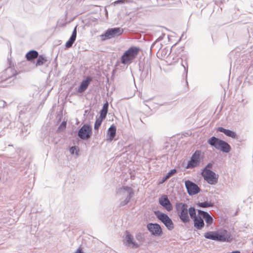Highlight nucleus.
Segmentation results:
<instances>
[{"instance_id": "f257e3e1", "label": "nucleus", "mask_w": 253, "mask_h": 253, "mask_svg": "<svg viewBox=\"0 0 253 253\" xmlns=\"http://www.w3.org/2000/svg\"><path fill=\"white\" fill-rule=\"evenodd\" d=\"M207 142L210 145L223 153H228L231 150V147L226 141L214 136L211 137Z\"/></svg>"}, {"instance_id": "f03ea898", "label": "nucleus", "mask_w": 253, "mask_h": 253, "mask_svg": "<svg viewBox=\"0 0 253 253\" xmlns=\"http://www.w3.org/2000/svg\"><path fill=\"white\" fill-rule=\"evenodd\" d=\"M140 48L139 47L131 46L126 50L121 57L122 64L128 65L131 63L139 53Z\"/></svg>"}, {"instance_id": "7ed1b4c3", "label": "nucleus", "mask_w": 253, "mask_h": 253, "mask_svg": "<svg viewBox=\"0 0 253 253\" xmlns=\"http://www.w3.org/2000/svg\"><path fill=\"white\" fill-rule=\"evenodd\" d=\"M205 158L204 154L200 150H196L190 157L188 161L185 168L192 169L200 166L201 163L203 162Z\"/></svg>"}, {"instance_id": "20e7f679", "label": "nucleus", "mask_w": 253, "mask_h": 253, "mask_svg": "<svg viewBox=\"0 0 253 253\" xmlns=\"http://www.w3.org/2000/svg\"><path fill=\"white\" fill-rule=\"evenodd\" d=\"M19 119L21 121L30 119L36 113L37 108L32 103H28L23 106H19Z\"/></svg>"}, {"instance_id": "39448f33", "label": "nucleus", "mask_w": 253, "mask_h": 253, "mask_svg": "<svg viewBox=\"0 0 253 253\" xmlns=\"http://www.w3.org/2000/svg\"><path fill=\"white\" fill-rule=\"evenodd\" d=\"M175 210L179 218L183 223H188L190 218L188 214V205L185 203L177 202L175 205Z\"/></svg>"}, {"instance_id": "423d86ee", "label": "nucleus", "mask_w": 253, "mask_h": 253, "mask_svg": "<svg viewBox=\"0 0 253 253\" xmlns=\"http://www.w3.org/2000/svg\"><path fill=\"white\" fill-rule=\"evenodd\" d=\"M124 33L121 27L110 28L105 30L100 36L101 41H105L120 36Z\"/></svg>"}, {"instance_id": "0eeeda50", "label": "nucleus", "mask_w": 253, "mask_h": 253, "mask_svg": "<svg viewBox=\"0 0 253 253\" xmlns=\"http://www.w3.org/2000/svg\"><path fill=\"white\" fill-rule=\"evenodd\" d=\"M154 214L157 218L165 225L168 230L171 231L173 229L174 223L167 214L160 211H155Z\"/></svg>"}, {"instance_id": "6e6552de", "label": "nucleus", "mask_w": 253, "mask_h": 253, "mask_svg": "<svg viewBox=\"0 0 253 253\" xmlns=\"http://www.w3.org/2000/svg\"><path fill=\"white\" fill-rule=\"evenodd\" d=\"M126 192L127 193V196L124 200L120 202L119 204L120 207H124L127 205L134 194L133 189L128 186H123L119 188L117 191L118 193L122 195L125 194Z\"/></svg>"}, {"instance_id": "1a4fd4ad", "label": "nucleus", "mask_w": 253, "mask_h": 253, "mask_svg": "<svg viewBox=\"0 0 253 253\" xmlns=\"http://www.w3.org/2000/svg\"><path fill=\"white\" fill-rule=\"evenodd\" d=\"M92 134V126L89 124H84L78 130V136L81 139L86 140L90 138Z\"/></svg>"}, {"instance_id": "9d476101", "label": "nucleus", "mask_w": 253, "mask_h": 253, "mask_svg": "<svg viewBox=\"0 0 253 253\" xmlns=\"http://www.w3.org/2000/svg\"><path fill=\"white\" fill-rule=\"evenodd\" d=\"M139 71L141 72L140 79L144 81L149 76L151 77V62L149 59L144 61L143 63H139Z\"/></svg>"}, {"instance_id": "9b49d317", "label": "nucleus", "mask_w": 253, "mask_h": 253, "mask_svg": "<svg viewBox=\"0 0 253 253\" xmlns=\"http://www.w3.org/2000/svg\"><path fill=\"white\" fill-rule=\"evenodd\" d=\"M147 230L154 237H161L163 230L161 226L157 223H148L146 225Z\"/></svg>"}, {"instance_id": "f8f14e48", "label": "nucleus", "mask_w": 253, "mask_h": 253, "mask_svg": "<svg viewBox=\"0 0 253 253\" xmlns=\"http://www.w3.org/2000/svg\"><path fill=\"white\" fill-rule=\"evenodd\" d=\"M233 237L231 233L224 229L218 230V242L230 243Z\"/></svg>"}, {"instance_id": "ddd939ff", "label": "nucleus", "mask_w": 253, "mask_h": 253, "mask_svg": "<svg viewBox=\"0 0 253 253\" xmlns=\"http://www.w3.org/2000/svg\"><path fill=\"white\" fill-rule=\"evenodd\" d=\"M185 186L188 194L190 196L197 194L200 191V188L198 185L190 180L185 181Z\"/></svg>"}, {"instance_id": "4468645a", "label": "nucleus", "mask_w": 253, "mask_h": 253, "mask_svg": "<svg viewBox=\"0 0 253 253\" xmlns=\"http://www.w3.org/2000/svg\"><path fill=\"white\" fill-rule=\"evenodd\" d=\"M201 210H197V216L192 219L194 223V227L198 230H202L205 226L204 218L202 216V213Z\"/></svg>"}, {"instance_id": "2eb2a0df", "label": "nucleus", "mask_w": 253, "mask_h": 253, "mask_svg": "<svg viewBox=\"0 0 253 253\" xmlns=\"http://www.w3.org/2000/svg\"><path fill=\"white\" fill-rule=\"evenodd\" d=\"M218 175L211 169H207L204 176L205 180L210 184L214 185L217 183Z\"/></svg>"}, {"instance_id": "dca6fc26", "label": "nucleus", "mask_w": 253, "mask_h": 253, "mask_svg": "<svg viewBox=\"0 0 253 253\" xmlns=\"http://www.w3.org/2000/svg\"><path fill=\"white\" fill-rule=\"evenodd\" d=\"M159 204L168 211L173 209L172 205L166 195L163 194L159 198Z\"/></svg>"}, {"instance_id": "f3484780", "label": "nucleus", "mask_w": 253, "mask_h": 253, "mask_svg": "<svg viewBox=\"0 0 253 253\" xmlns=\"http://www.w3.org/2000/svg\"><path fill=\"white\" fill-rule=\"evenodd\" d=\"M125 244L126 246L131 247L133 249L138 248L139 245L134 240L133 236L130 232L126 230L125 231Z\"/></svg>"}, {"instance_id": "a211bd4d", "label": "nucleus", "mask_w": 253, "mask_h": 253, "mask_svg": "<svg viewBox=\"0 0 253 253\" xmlns=\"http://www.w3.org/2000/svg\"><path fill=\"white\" fill-rule=\"evenodd\" d=\"M17 74L16 71L10 65L0 73V79L16 78Z\"/></svg>"}, {"instance_id": "6ab92c4d", "label": "nucleus", "mask_w": 253, "mask_h": 253, "mask_svg": "<svg viewBox=\"0 0 253 253\" xmlns=\"http://www.w3.org/2000/svg\"><path fill=\"white\" fill-rule=\"evenodd\" d=\"M92 77L90 76H88L85 79H83L78 87V92L82 93L84 92L88 88L92 81Z\"/></svg>"}, {"instance_id": "aec40b11", "label": "nucleus", "mask_w": 253, "mask_h": 253, "mask_svg": "<svg viewBox=\"0 0 253 253\" xmlns=\"http://www.w3.org/2000/svg\"><path fill=\"white\" fill-rule=\"evenodd\" d=\"M117 127L113 124L108 129L106 135V139L109 142H111L116 135Z\"/></svg>"}, {"instance_id": "412c9836", "label": "nucleus", "mask_w": 253, "mask_h": 253, "mask_svg": "<svg viewBox=\"0 0 253 253\" xmlns=\"http://www.w3.org/2000/svg\"><path fill=\"white\" fill-rule=\"evenodd\" d=\"M16 78H9L0 79V87H7L14 85V80Z\"/></svg>"}, {"instance_id": "4be33fe9", "label": "nucleus", "mask_w": 253, "mask_h": 253, "mask_svg": "<svg viewBox=\"0 0 253 253\" xmlns=\"http://www.w3.org/2000/svg\"><path fill=\"white\" fill-rule=\"evenodd\" d=\"M204 237L206 239L218 242V230L206 232L204 233Z\"/></svg>"}, {"instance_id": "5701e85b", "label": "nucleus", "mask_w": 253, "mask_h": 253, "mask_svg": "<svg viewBox=\"0 0 253 253\" xmlns=\"http://www.w3.org/2000/svg\"><path fill=\"white\" fill-rule=\"evenodd\" d=\"M39 55V52L36 50H31L29 51L25 55V57L28 61L34 62L35 59Z\"/></svg>"}, {"instance_id": "b1692460", "label": "nucleus", "mask_w": 253, "mask_h": 253, "mask_svg": "<svg viewBox=\"0 0 253 253\" xmlns=\"http://www.w3.org/2000/svg\"><path fill=\"white\" fill-rule=\"evenodd\" d=\"M203 218H204V220H205L206 223L207 224V226L209 227L213 223V218L207 212L204 211L202 210V212Z\"/></svg>"}, {"instance_id": "393cba45", "label": "nucleus", "mask_w": 253, "mask_h": 253, "mask_svg": "<svg viewBox=\"0 0 253 253\" xmlns=\"http://www.w3.org/2000/svg\"><path fill=\"white\" fill-rule=\"evenodd\" d=\"M37 58V59L35 62L37 67L43 65L47 61L46 57L43 54H39Z\"/></svg>"}, {"instance_id": "a878e982", "label": "nucleus", "mask_w": 253, "mask_h": 253, "mask_svg": "<svg viewBox=\"0 0 253 253\" xmlns=\"http://www.w3.org/2000/svg\"><path fill=\"white\" fill-rule=\"evenodd\" d=\"M181 64L183 66L184 70V78L185 80V83L187 85H188V81H187V74H188V63L187 61V58H186L184 61H183V59L181 58Z\"/></svg>"}, {"instance_id": "bb28decb", "label": "nucleus", "mask_w": 253, "mask_h": 253, "mask_svg": "<svg viewBox=\"0 0 253 253\" xmlns=\"http://www.w3.org/2000/svg\"><path fill=\"white\" fill-rule=\"evenodd\" d=\"M177 171L175 169H170L166 174L164 176L161 181H160V184L164 183L167 180H168L169 178L172 176L173 175L176 173Z\"/></svg>"}, {"instance_id": "cd10ccee", "label": "nucleus", "mask_w": 253, "mask_h": 253, "mask_svg": "<svg viewBox=\"0 0 253 253\" xmlns=\"http://www.w3.org/2000/svg\"><path fill=\"white\" fill-rule=\"evenodd\" d=\"M196 205L199 208L205 209L210 207H213L214 206V203L211 201H206L203 202H198Z\"/></svg>"}, {"instance_id": "c85d7f7f", "label": "nucleus", "mask_w": 253, "mask_h": 253, "mask_svg": "<svg viewBox=\"0 0 253 253\" xmlns=\"http://www.w3.org/2000/svg\"><path fill=\"white\" fill-rule=\"evenodd\" d=\"M189 214L190 218L192 219L195 218L197 216L196 214V210L194 207H190L188 208V214Z\"/></svg>"}, {"instance_id": "c756f323", "label": "nucleus", "mask_w": 253, "mask_h": 253, "mask_svg": "<svg viewBox=\"0 0 253 253\" xmlns=\"http://www.w3.org/2000/svg\"><path fill=\"white\" fill-rule=\"evenodd\" d=\"M104 119L100 118L99 117H96V120L94 125V129L95 131H98L99 128L102 124V122Z\"/></svg>"}, {"instance_id": "7c9ffc66", "label": "nucleus", "mask_w": 253, "mask_h": 253, "mask_svg": "<svg viewBox=\"0 0 253 253\" xmlns=\"http://www.w3.org/2000/svg\"><path fill=\"white\" fill-rule=\"evenodd\" d=\"M225 135L233 139L238 138V135L237 133L235 131L228 129H227L226 134H225Z\"/></svg>"}, {"instance_id": "2f4dec72", "label": "nucleus", "mask_w": 253, "mask_h": 253, "mask_svg": "<svg viewBox=\"0 0 253 253\" xmlns=\"http://www.w3.org/2000/svg\"><path fill=\"white\" fill-rule=\"evenodd\" d=\"M79 148L78 146H73L70 148L69 151L72 155L75 154L77 155H79Z\"/></svg>"}, {"instance_id": "473e14b6", "label": "nucleus", "mask_w": 253, "mask_h": 253, "mask_svg": "<svg viewBox=\"0 0 253 253\" xmlns=\"http://www.w3.org/2000/svg\"><path fill=\"white\" fill-rule=\"evenodd\" d=\"M165 34H162V36H160L157 40L155 41V42L152 44L150 47V51L152 52L153 48L155 47L156 44L161 41H162L164 39V37L165 36Z\"/></svg>"}, {"instance_id": "72a5a7b5", "label": "nucleus", "mask_w": 253, "mask_h": 253, "mask_svg": "<svg viewBox=\"0 0 253 253\" xmlns=\"http://www.w3.org/2000/svg\"><path fill=\"white\" fill-rule=\"evenodd\" d=\"M67 126V122L66 121H63L58 126L57 131L58 132H61L65 129Z\"/></svg>"}, {"instance_id": "f704fd0d", "label": "nucleus", "mask_w": 253, "mask_h": 253, "mask_svg": "<svg viewBox=\"0 0 253 253\" xmlns=\"http://www.w3.org/2000/svg\"><path fill=\"white\" fill-rule=\"evenodd\" d=\"M75 41L76 40H75L74 39L70 38L67 41V42L65 43L66 47L69 48L72 47Z\"/></svg>"}, {"instance_id": "c9c22d12", "label": "nucleus", "mask_w": 253, "mask_h": 253, "mask_svg": "<svg viewBox=\"0 0 253 253\" xmlns=\"http://www.w3.org/2000/svg\"><path fill=\"white\" fill-rule=\"evenodd\" d=\"M108 112L101 109L99 111V118H101L102 119H105L106 117Z\"/></svg>"}, {"instance_id": "e433bc0d", "label": "nucleus", "mask_w": 253, "mask_h": 253, "mask_svg": "<svg viewBox=\"0 0 253 253\" xmlns=\"http://www.w3.org/2000/svg\"><path fill=\"white\" fill-rule=\"evenodd\" d=\"M136 239L138 241H143L144 240L143 234L142 233L139 232L135 235Z\"/></svg>"}, {"instance_id": "4c0bfd02", "label": "nucleus", "mask_w": 253, "mask_h": 253, "mask_svg": "<svg viewBox=\"0 0 253 253\" xmlns=\"http://www.w3.org/2000/svg\"><path fill=\"white\" fill-rule=\"evenodd\" d=\"M252 78V76H248L245 79L244 84L246 85L247 84L250 85L253 84V83L250 81V78Z\"/></svg>"}, {"instance_id": "58836bf2", "label": "nucleus", "mask_w": 253, "mask_h": 253, "mask_svg": "<svg viewBox=\"0 0 253 253\" xmlns=\"http://www.w3.org/2000/svg\"><path fill=\"white\" fill-rule=\"evenodd\" d=\"M76 37H77V26L74 28V29L72 32V35L70 38H72L73 39H74L75 40H76Z\"/></svg>"}, {"instance_id": "ea45409f", "label": "nucleus", "mask_w": 253, "mask_h": 253, "mask_svg": "<svg viewBox=\"0 0 253 253\" xmlns=\"http://www.w3.org/2000/svg\"><path fill=\"white\" fill-rule=\"evenodd\" d=\"M227 129L223 127H218L216 128V131L217 132H220L223 133L224 134H226V130Z\"/></svg>"}, {"instance_id": "a19ab883", "label": "nucleus", "mask_w": 253, "mask_h": 253, "mask_svg": "<svg viewBox=\"0 0 253 253\" xmlns=\"http://www.w3.org/2000/svg\"><path fill=\"white\" fill-rule=\"evenodd\" d=\"M108 108H109V103L108 101H106L103 105L102 108L101 109L105 110L107 112H108Z\"/></svg>"}, {"instance_id": "79ce46f5", "label": "nucleus", "mask_w": 253, "mask_h": 253, "mask_svg": "<svg viewBox=\"0 0 253 253\" xmlns=\"http://www.w3.org/2000/svg\"><path fill=\"white\" fill-rule=\"evenodd\" d=\"M27 128L26 127H23L22 129H21V135L23 137H25L27 135V134L28 133H29V132L28 133H24V132H27Z\"/></svg>"}, {"instance_id": "37998d69", "label": "nucleus", "mask_w": 253, "mask_h": 253, "mask_svg": "<svg viewBox=\"0 0 253 253\" xmlns=\"http://www.w3.org/2000/svg\"><path fill=\"white\" fill-rule=\"evenodd\" d=\"M124 3V1L123 0H117L114 2L115 5L118 4H122Z\"/></svg>"}, {"instance_id": "c03bdc74", "label": "nucleus", "mask_w": 253, "mask_h": 253, "mask_svg": "<svg viewBox=\"0 0 253 253\" xmlns=\"http://www.w3.org/2000/svg\"><path fill=\"white\" fill-rule=\"evenodd\" d=\"M11 122L9 119H7L5 123V126L8 128L10 126Z\"/></svg>"}, {"instance_id": "a18cd8bd", "label": "nucleus", "mask_w": 253, "mask_h": 253, "mask_svg": "<svg viewBox=\"0 0 253 253\" xmlns=\"http://www.w3.org/2000/svg\"><path fill=\"white\" fill-rule=\"evenodd\" d=\"M177 51L180 53L181 51H182L184 50V47H180L179 48L177 49Z\"/></svg>"}, {"instance_id": "49530a36", "label": "nucleus", "mask_w": 253, "mask_h": 253, "mask_svg": "<svg viewBox=\"0 0 253 253\" xmlns=\"http://www.w3.org/2000/svg\"><path fill=\"white\" fill-rule=\"evenodd\" d=\"M168 51L166 48H164L162 50V53L166 55L167 54V51Z\"/></svg>"}, {"instance_id": "de8ad7c7", "label": "nucleus", "mask_w": 253, "mask_h": 253, "mask_svg": "<svg viewBox=\"0 0 253 253\" xmlns=\"http://www.w3.org/2000/svg\"><path fill=\"white\" fill-rule=\"evenodd\" d=\"M233 53H234L233 52H232L230 53V58L231 60V63H232V62L233 61V59L232 58V56L233 55Z\"/></svg>"}, {"instance_id": "09e8293b", "label": "nucleus", "mask_w": 253, "mask_h": 253, "mask_svg": "<svg viewBox=\"0 0 253 253\" xmlns=\"http://www.w3.org/2000/svg\"><path fill=\"white\" fill-rule=\"evenodd\" d=\"M156 104L159 105V106H163L164 105H165V103H156Z\"/></svg>"}, {"instance_id": "8fccbe9b", "label": "nucleus", "mask_w": 253, "mask_h": 253, "mask_svg": "<svg viewBox=\"0 0 253 253\" xmlns=\"http://www.w3.org/2000/svg\"><path fill=\"white\" fill-rule=\"evenodd\" d=\"M25 158H22L20 159V160H19V162H23L24 161V160H25Z\"/></svg>"}, {"instance_id": "3c124183", "label": "nucleus", "mask_w": 253, "mask_h": 253, "mask_svg": "<svg viewBox=\"0 0 253 253\" xmlns=\"http://www.w3.org/2000/svg\"><path fill=\"white\" fill-rule=\"evenodd\" d=\"M5 119L4 118H2L0 120V124H2V122L4 121Z\"/></svg>"}, {"instance_id": "603ef678", "label": "nucleus", "mask_w": 253, "mask_h": 253, "mask_svg": "<svg viewBox=\"0 0 253 253\" xmlns=\"http://www.w3.org/2000/svg\"><path fill=\"white\" fill-rule=\"evenodd\" d=\"M134 176H132V175H131V176H130V178H131V179H134Z\"/></svg>"}, {"instance_id": "864d4df0", "label": "nucleus", "mask_w": 253, "mask_h": 253, "mask_svg": "<svg viewBox=\"0 0 253 253\" xmlns=\"http://www.w3.org/2000/svg\"><path fill=\"white\" fill-rule=\"evenodd\" d=\"M183 35H184V33L182 34V36H181V37L180 38L179 40H180L182 38V37L183 36Z\"/></svg>"}]
</instances>
